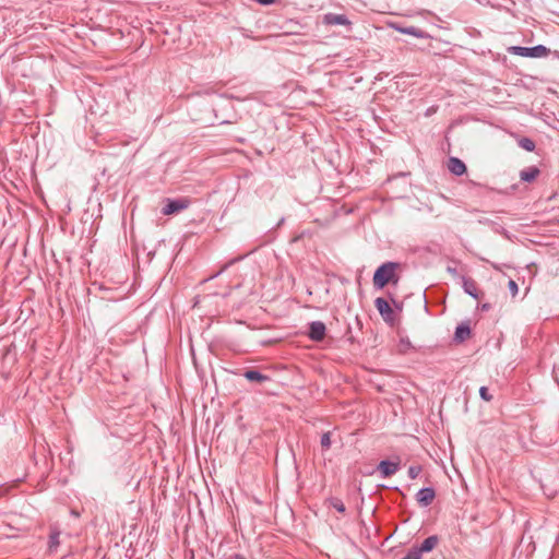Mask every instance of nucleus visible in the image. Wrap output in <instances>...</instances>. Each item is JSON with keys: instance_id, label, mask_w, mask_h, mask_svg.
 <instances>
[{"instance_id": "obj_12", "label": "nucleus", "mask_w": 559, "mask_h": 559, "mask_svg": "<svg viewBox=\"0 0 559 559\" xmlns=\"http://www.w3.org/2000/svg\"><path fill=\"white\" fill-rule=\"evenodd\" d=\"M448 169L455 176H462L466 173V165L457 157H450L448 162Z\"/></svg>"}, {"instance_id": "obj_7", "label": "nucleus", "mask_w": 559, "mask_h": 559, "mask_svg": "<svg viewBox=\"0 0 559 559\" xmlns=\"http://www.w3.org/2000/svg\"><path fill=\"white\" fill-rule=\"evenodd\" d=\"M325 324L321 321H312L309 324L308 336L314 342H321L325 336Z\"/></svg>"}, {"instance_id": "obj_6", "label": "nucleus", "mask_w": 559, "mask_h": 559, "mask_svg": "<svg viewBox=\"0 0 559 559\" xmlns=\"http://www.w3.org/2000/svg\"><path fill=\"white\" fill-rule=\"evenodd\" d=\"M436 498V490L432 487L421 488L416 493V501L420 507H428L432 503Z\"/></svg>"}, {"instance_id": "obj_15", "label": "nucleus", "mask_w": 559, "mask_h": 559, "mask_svg": "<svg viewBox=\"0 0 559 559\" xmlns=\"http://www.w3.org/2000/svg\"><path fill=\"white\" fill-rule=\"evenodd\" d=\"M471 336V328L468 323H462L456 326L454 340L459 343L466 341Z\"/></svg>"}, {"instance_id": "obj_20", "label": "nucleus", "mask_w": 559, "mask_h": 559, "mask_svg": "<svg viewBox=\"0 0 559 559\" xmlns=\"http://www.w3.org/2000/svg\"><path fill=\"white\" fill-rule=\"evenodd\" d=\"M421 471H423V468L420 465H412L408 467L407 474L411 479H415L419 476Z\"/></svg>"}, {"instance_id": "obj_5", "label": "nucleus", "mask_w": 559, "mask_h": 559, "mask_svg": "<svg viewBox=\"0 0 559 559\" xmlns=\"http://www.w3.org/2000/svg\"><path fill=\"white\" fill-rule=\"evenodd\" d=\"M322 22L329 26L342 25L347 27V29L352 28V22L345 14L326 13L323 15Z\"/></svg>"}, {"instance_id": "obj_18", "label": "nucleus", "mask_w": 559, "mask_h": 559, "mask_svg": "<svg viewBox=\"0 0 559 559\" xmlns=\"http://www.w3.org/2000/svg\"><path fill=\"white\" fill-rule=\"evenodd\" d=\"M320 443H321V447L324 449V450H329L331 444H332V441H331V431H326L324 432L322 436H321V440H320Z\"/></svg>"}, {"instance_id": "obj_16", "label": "nucleus", "mask_w": 559, "mask_h": 559, "mask_svg": "<svg viewBox=\"0 0 559 559\" xmlns=\"http://www.w3.org/2000/svg\"><path fill=\"white\" fill-rule=\"evenodd\" d=\"M518 145L527 152H533L536 147L535 142L526 136L519 139Z\"/></svg>"}, {"instance_id": "obj_24", "label": "nucleus", "mask_w": 559, "mask_h": 559, "mask_svg": "<svg viewBox=\"0 0 559 559\" xmlns=\"http://www.w3.org/2000/svg\"><path fill=\"white\" fill-rule=\"evenodd\" d=\"M447 272L449 274H451L452 276H454V277L459 276V272H457V269L455 266L448 265L447 266Z\"/></svg>"}, {"instance_id": "obj_3", "label": "nucleus", "mask_w": 559, "mask_h": 559, "mask_svg": "<svg viewBox=\"0 0 559 559\" xmlns=\"http://www.w3.org/2000/svg\"><path fill=\"white\" fill-rule=\"evenodd\" d=\"M190 204L191 202L187 198L166 199L162 209V213L164 215H173L188 209Z\"/></svg>"}, {"instance_id": "obj_19", "label": "nucleus", "mask_w": 559, "mask_h": 559, "mask_svg": "<svg viewBox=\"0 0 559 559\" xmlns=\"http://www.w3.org/2000/svg\"><path fill=\"white\" fill-rule=\"evenodd\" d=\"M399 347L401 353H406L408 349L413 348V345L407 337H401Z\"/></svg>"}, {"instance_id": "obj_21", "label": "nucleus", "mask_w": 559, "mask_h": 559, "mask_svg": "<svg viewBox=\"0 0 559 559\" xmlns=\"http://www.w3.org/2000/svg\"><path fill=\"white\" fill-rule=\"evenodd\" d=\"M243 257H245V255H240V257H237V258H235V259H231L229 262H227L226 264H224V265L222 266V269H221V270H219V271H218V272H217L213 277H215V276L219 275L221 273H223L224 271H226L230 265H233V264H234V263H236L237 261L242 260V259H243Z\"/></svg>"}, {"instance_id": "obj_14", "label": "nucleus", "mask_w": 559, "mask_h": 559, "mask_svg": "<svg viewBox=\"0 0 559 559\" xmlns=\"http://www.w3.org/2000/svg\"><path fill=\"white\" fill-rule=\"evenodd\" d=\"M540 174L536 166L524 168L520 171V179L524 182H533Z\"/></svg>"}, {"instance_id": "obj_13", "label": "nucleus", "mask_w": 559, "mask_h": 559, "mask_svg": "<svg viewBox=\"0 0 559 559\" xmlns=\"http://www.w3.org/2000/svg\"><path fill=\"white\" fill-rule=\"evenodd\" d=\"M243 377L250 382L263 383L270 381V377L255 369H247Z\"/></svg>"}, {"instance_id": "obj_22", "label": "nucleus", "mask_w": 559, "mask_h": 559, "mask_svg": "<svg viewBox=\"0 0 559 559\" xmlns=\"http://www.w3.org/2000/svg\"><path fill=\"white\" fill-rule=\"evenodd\" d=\"M479 395L486 402H490L492 400V395L489 394L488 389L486 386H481L479 389Z\"/></svg>"}, {"instance_id": "obj_28", "label": "nucleus", "mask_w": 559, "mask_h": 559, "mask_svg": "<svg viewBox=\"0 0 559 559\" xmlns=\"http://www.w3.org/2000/svg\"><path fill=\"white\" fill-rule=\"evenodd\" d=\"M551 53H552V56H554L556 59H558V60H559V51H558V50H555V51H552Z\"/></svg>"}, {"instance_id": "obj_11", "label": "nucleus", "mask_w": 559, "mask_h": 559, "mask_svg": "<svg viewBox=\"0 0 559 559\" xmlns=\"http://www.w3.org/2000/svg\"><path fill=\"white\" fill-rule=\"evenodd\" d=\"M392 27L395 31H397L399 33L412 35V36H414L416 38H425V37H427V34L423 29H420V28H418L416 26H400L397 24H392Z\"/></svg>"}, {"instance_id": "obj_9", "label": "nucleus", "mask_w": 559, "mask_h": 559, "mask_svg": "<svg viewBox=\"0 0 559 559\" xmlns=\"http://www.w3.org/2000/svg\"><path fill=\"white\" fill-rule=\"evenodd\" d=\"M400 468L399 462H392L389 460H383L378 465V471L380 472L381 476L384 478H388L392 475H394Z\"/></svg>"}, {"instance_id": "obj_4", "label": "nucleus", "mask_w": 559, "mask_h": 559, "mask_svg": "<svg viewBox=\"0 0 559 559\" xmlns=\"http://www.w3.org/2000/svg\"><path fill=\"white\" fill-rule=\"evenodd\" d=\"M374 306L383 321L390 325H393L395 322V313L391 308L390 304L384 298L378 297L374 300Z\"/></svg>"}, {"instance_id": "obj_17", "label": "nucleus", "mask_w": 559, "mask_h": 559, "mask_svg": "<svg viewBox=\"0 0 559 559\" xmlns=\"http://www.w3.org/2000/svg\"><path fill=\"white\" fill-rule=\"evenodd\" d=\"M330 506L332 508H334L336 511H338L340 513H344L346 511L345 504L338 498H331Z\"/></svg>"}, {"instance_id": "obj_1", "label": "nucleus", "mask_w": 559, "mask_h": 559, "mask_svg": "<svg viewBox=\"0 0 559 559\" xmlns=\"http://www.w3.org/2000/svg\"><path fill=\"white\" fill-rule=\"evenodd\" d=\"M399 266L400 264L397 262L389 261L382 263L373 274V286L378 289H382L390 283L396 284L399 282V276L396 274Z\"/></svg>"}, {"instance_id": "obj_10", "label": "nucleus", "mask_w": 559, "mask_h": 559, "mask_svg": "<svg viewBox=\"0 0 559 559\" xmlns=\"http://www.w3.org/2000/svg\"><path fill=\"white\" fill-rule=\"evenodd\" d=\"M462 287L463 290L474 299L480 298V292L477 287V283L473 278L462 276Z\"/></svg>"}, {"instance_id": "obj_8", "label": "nucleus", "mask_w": 559, "mask_h": 559, "mask_svg": "<svg viewBox=\"0 0 559 559\" xmlns=\"http://www.w3.org/2000/svg\"><path fill=\"white\" fill-rule=\"evenodd\" d=\"M439 536L437 535H431L429 537H427L421 544L420 546H413L414 550L415 551H418V556L419 558L421 559V555L424 552H429L431 550H433L438 544H439Z\"/></svg>"}, {"instance_id": "obj_26", "label": "nucleus", "mask_w": 559, "mask_h": 559, "mask_svg": "<svg viewBox=\"0 0 559 559\" xmlns=\"http://www.w3.org/2000/svg\"><path fill=\"white\" fill-rule=\"evenodd\" d=\"M259 4H262V5H270V4H273L275 2V0H255Z\"/></svg>"}, {"instance_id": "obj_25", "label": "nucleus", "mask_w": 559, "mask_h": 559, "mask_svg": "<svg viewBox=\"0 0 559 559\" xmlns=\"http://www.w3.org/2000/svg\"><path fill=\"white\" fill-rule=\"evenodd\" d=\"M58 537H59V535H58V534H52V535H50V548H51L52 546L58 545V543H59Z\"/></svg>"}, {"instance_id": "obj_27", "label": "nucleus", "mask_w": 559, "mask_h": 559, "mask_svg": "<svg viewBox=\"0 0 559 559\" xmlns=\"http://www.w3.org/2000/svg\"><path fill=\"white\" fill-rule=\"evenodd\" d=\"M489 309H490V305L489 304L481 305V310L487 311Z\"/></svg>"}, {"instance_id": "obj_23", "label": "nucleus", "mask_w": 559, "mask_h": 559, "mask_svg": "<svg viewBox=\"0 0 559 559\" xmlns=\"http://www.w3.org/2000/svg\"><path fill=\"white\" fill-rule=\"evenodd\" d=\"M508 287H509L512 296H515L518 294L519 287H518V284L515 283V281L510 280L508 283Z\"/></svg>"}, {"instance_id": "obj_2", "label": "nucleus", "mask_w": 559, "mask_h": 559, "mask_svg": "<svg viewBox=\"0 0 559 559\" xmlns=\"http://www.w3.org/2000/svg\"><path fill=\"white\" fill-rule=\"evenodd\" d=\"M508 51L511 55L526 58H543L550 53V49L544 45H537L534 47L511 46L508 48Z\"/></svg>"}]
</instances>
